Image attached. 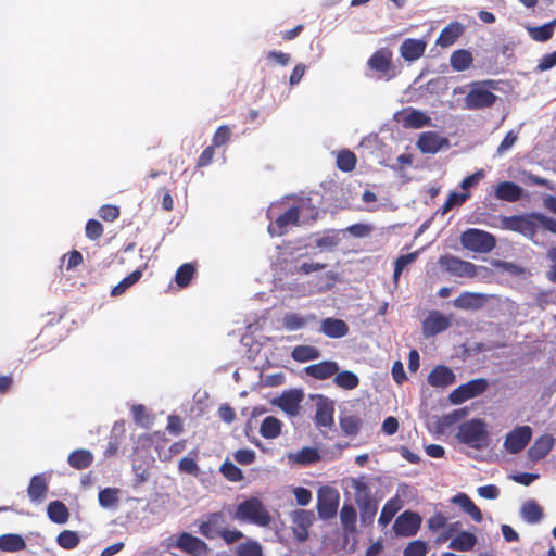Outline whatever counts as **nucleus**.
<instances>
[{
    "mask_svg": "<svg viewBox=\"0 0 556 556\" xmlns=\"http://www.w3.org/2000/svg\"><path fill=\"white\" fill-rule=\"evenodd\" d=\"M497 89L498 81L494 79L472 81L469 85L468 93L464 98L465 108L471 111L492 108L497 100L493 90Z\"/></svg>",
    "mask_w": 556,
    "mask_h": 556,
    "instance_id": "nucleus-1",
    "label": "nucleus"
},
{
    "mask_svg": "<svg viewBox=\"0 0 556 556\" xmlns=\"http://www.w3.org/2000/svg\"><path fill=\"white\" fill-rule=\"evenodd\" d=\"M459 443L475 450H484L490 444V433L484 420L472 418L459 425L456 433Z\"/></svg>",
    "mask_w": 556,
    "mask_h": 556,
    "instance_id": "nucleus-2",
    "label": "nucleus"
},
{
    "mask_svg": "<svg viewBox=\"0 0 556 556\" xmlns=\"http://www.w3.org/2000/svg\"><path fill=\"white\" fill-rule=\"evenodd\" d=\"M233 519L258 527H268L273 520L263 502L253 496L238 504Z\"/></svg>",
    "mask_w": 556,
    "mask_h": 556,
    "instance_id": "nucleus-3",
    "label": "nucleus"
},
{
    "mask_svg": "<svg viewBox=\"0 0 556 556\" xmlns=\"http://www.w3.org/2000/svg\"><path fill=\"white\" fill-rule=\"evenodd\" d=\"M439 265L451 275L459 278H489L491 269L485 266H477L454 255H443L439 258Z\"/></svg>",
    "mask_w": 556,
    "mask_h": 556,
    "instance_id": "nucleus-4",
    "label": "nucleus"
},
{
    "mask_svg": "<svg viewBox=\"0 0 556 556\" xmlns=\"http://www.w3.org/2000/svg\"><path fill=\"white\" fill-rule=\"evenodd\" d=\"M498 227L533 240L538 232V213L500 217Z\"/></svg>",
    "mask_w": 556,
    "mask_h": 556,
    "instance_id": "nucleus-5",
    "label": "nucleus"
},
{
    "mask_svg": "<svg viewBox=\"0 0 556 556\" xmlns=\"http://www.w3.org/2000/svg\"><path fill=\"white\" fill-rule=\"evenodd\" d=\"M460 243L468 251L489 253L496 247V238L488 231L470 228L460 235Z\"/></svg>",
    "mask_w": 556,
    "mask_h": 556,
    "instance_id": "nucleus-6",
    "label": "nucleus"
},
{
    "mask_svg": "<svg viewBox=\"0 0 556 556\" xmlns=\"http://www.w3.org/2000/svg\"><path fill=\"white\" fill-rule=\"evenodd\" d=\"M367 66L378 73V78L391 80L396 76L393 52L389 48H380L367 61Z\"/></svg>",
    "mask_w": 556,
    "mask_h": 556,
    "instance_id": "nucleus-7",
    "label": "nucleus"
},
{
    "mask_svg": "<svg viewBox=\"0 0 556 556\" xmlns=\"http://www.w3.org/2000/svg\"><path fill=\"white\" fill-rule=\"evenodd\" d=\"M489 387L488 380L484 378L472 379L466 383L460 384L454 389L448 400L454 405H459L470 399L477 397L483 394Z\"/></svg>",
    "mask_w": 556,
    "mask_h": 556,
    "instance_id": "nucleus-8",
    "label": "nucleus"
},
{
    "mask_svg": "<svg viewBox=\"0 0 556 556\" xmlns=\"http://www.w3.org/2000/svg\"><path fill=\"white\" fill-rule=\"evenodd\" d=\"M339 492L331 486H323L318 491L317 511L321 519H331L337 515L339 507Z\"/></svg>",
    "mask_w": 556,
    "mask_h": 556,
    "instance_id": "nucleus-9",
    "label": "nucleus"
},
{
    "mask_svg": "<svg viewBox=\"0 0 556 556\" xmlns=\"http://www.w3.org/2000/svg\"><path fill=\"white\" fill-rule=\"evenodd\" d=\"M532 429L530 426H519L507 433L504 447L510 454L521 452L531 441Z\"/></svg>",
    "mask_w": 556,
    "mask_h": 556,
    "instance_id": "nucleus-10",
    "label": "nucleus"
},
{
    "mask_svg": "<svg viewBox=\"0 0 556 556\" xmlns=\"http://www.w3.org/2000/svg\"><path fill=\"white\" fill-rule=\"evenodd\" d=\"M315 425L317 428L331 429L334 426V403L325 396H318L316 403Z\"/></svg>",
    "mask_w": 556,
    "mask_h": 556,
    "instance_id": "nucleus-11",
    "label": "nucleus"
},
{
    "mask_svg": "<svg viewBox=\"0 0 556 556\" xmlns=\"http://www.w3.org/2000/svg\"><path fill=\"white\" fill-rule=\"evenodd\" d=\"M420 525L421 518L417 513L404 511L396 518L393 529L399 535L412 536L417 533Z\"/></svg>",
    "mask_w": 556,
    "mask_h": 556,
    "instance_id": "nucleus-12",
    "label": "nucleus"
},
{
    "mask_svg": "<svg viewBox=\"0 0 556 556\" xmlns=\"http://www.w3.org/2000/svg\"><path fill=\"white\" fill-rule=\"evenodd\" d=\"M300 219V208L298 206H291L283 214H280L274 222L268 226V231L271 236H282L288 231L290 226H298Z\"/></svg>",
    "mask_w": 556,
    "mask_h": 556,
    "instance_id": "nucleus-13",
    "label": "nucleus"
},
{
    "mask_svg": "<svg viewBox=\"0 0 556 556\" xmlns=\"http://www.w3.org/2000/svg\"><path fill=\"white\" fill-rule=\"evenodd\" d=\"M451 326L448 317L439 311H431L422 323L425 337H433L445 331Z\"/></svg>",
    "mask_w": 556,
    "mask_h": 556,
    "instance_id": "nucleus-14",
    "label": "nucleus"
},
{
    "mask_svg": "<svg viewBox=\"0 0 556 556\" xmlns=\"http://www.w3.org/2000/svg\"><path fill=\"white\" fill-rule=\"evenodd\" d=\"M292 530L298 541L304 542L308 538V528L314 521V513L312 510H296L292 516Z\"/></svg>",
    "mask_w": 556,
    "mask_h": 556,
    "instance_id": "nucleus-15",
    "label": "nucleus"
},
{
    "mask_svg": "<svg viewBox=\"0 0 556 556\" xmlns=\"http://www.w3.org/2000/svg\"><path fill=\"white\" fill-rule=\"evenodd\" d=\"M176 546L193 556H207L208 552L205 542L186 532L179 535Z\"/></svg>",
    "mask_w": 556,
    "mask_h": 556,
    "instance_id": "nucleus-16",
    "label": "nucleus"
},
{
    "mask_svg": "<svg viewBox=\"0 0 556 556\" xmlns=\"http://www.w3.org/2000/svg\"><path fill=\"white\" fill-rule=\"evenodd\" d=\"M454 371L445 365H437L428 375L427 381L434 388H446L455 383Z\"/></svg>",
    "mask_w": 556,
    "mask_h": 556,
    "instance_id": "nucleus-17",
    "label": "nucleus"
},
{
    "mask_svg": "<svg viewBox=\"0 0 556 556\" xmlns=\"http://www.w3.org/2000/svg\"><path fill=\"white\" fill-rule=\"evenodd\" d=\"M226 526V518L222 511L212 513L200 526V532L207 539L219 536Z\"/></svg>",
    "mask_w": 556,
    "mask_h": 556,
    "instance_id": "nucleus-18",
    "label": "nucleus"
},
{
    "mask_svg": "<svg viewBox=\"0 0 556 556\" xmlns=\"http://www.w3.org/2000/svg\"><path fill=\"white\" fill-rule=\"evenodd\" d=\"M445 144H448V140L441 137L435 131L422 132L417 141V147L422 153L434 154L441 150Z\"/></svg>",
    "mask_w": 556,
    "mask_h": 556,
    "instance_id": "nucleus-19",
    "label": "nucleus"
},
{
    "mask_svg": "<svg viewBox=\"0 0 556 556\" xmlns=\"http://www.w3.org/2000/svg\"><path fill=\"white\" fill-rule=\"evenodd\" d=\"M426 48L425 40L407 38L400 46V54L405 61L414 62L424 55Z\"/></svg>",
    "mask_w": 556,
    "mask_h": 556,
    "instance_id": "nucleus-20",
    "label": "nucleus"
},
{
    "mask_svg": "<svg viewBox=\"0 0 556 556\" xmlns=\"http://www.w3.org/2000/svg\"><path fill=\"white\" fill-rule=\"evenodd\" d=\"M303 392L301 390H290L283 392L277 400L278 406L289 416H296L300 410V403L303 400Z\"/></svg>",
    "mask_w": 556,
    "mask_h": 556,
    "instance_id": "nucleus-21",
    "label": "nucleus"
},
{
    "mask_svg": "<svg viewBox=\"0 0 556 556\" xmlns=\"http://www.w3.org/2000/svg\"><path fill=\"white\" fill-rule=\"evenodd\" d=\"M555 440L552 434H543L538 438L528 450V456L532 462H539L546 457L553 448Z\"/></svg>",
    "mask_w": 556,
    "mask_h": 556,
    "instance_id": "nucleus-22",
    "label": "nucleus"
},
{
    "mask_svg": "<svg viewBox=\"0 0 556 556\" xmlns=\"http://www.w3.org/2000/svg\"><path fill=\"white\" fill-rule=\"evenodd\" d=\"M320 331L328 338L339 339L349 333V325L342 319L327 317L320 323Z\"/></svg>",
    "mask_w": 556,
    "mask_h": 556,
    "instance_id": "nucleus-23",
    "label": "nucleus"
},
{
    "mask_svg": "<svg viewBox=\"0 0 556 556\" xmlns=\"http://www.w3.org/2000/svg\"><path fill=\"white\" fill-rule=\"evenodd\" d=\"M305 372L317 380H325L339 371V365L333 361H324L305 367Z\"/></svg>",
    "mask_w": 556,
    "mask_h": 556,
    "instance_id": "nucleus-24",
    "label": "nucleus"
},
{
    "mask_svg": "<svg viewBox=\"0 0 556 556\" xmlns=\"http://www.w3.org/2000/svg\"><path fill=\"white\" fill-rule=\"evenodd\" d=\"M522 188L513 181H502L495 187L494 195L497 200L516 202L522 197Z\"/></svg>",
    "mask_w": 556,
    "mask_h": 556,
    "instance_id": "nucleus-25",
    "label": "nucleus"
},
{
    "mask_svg": "<svg viewBox=\"0 0 556 556\" xmlns=\"http://www.w3.org/2000/svg\"><path fill=\"white\" fill-rule=\"evenodd\" d=\"M401 123L406 128H421L424 126H429L431 123V118L424 112L415 110L413 108H407L403 111V117Z\"/></svg>",
    "mask_w": 556,
    "mask_h": 556,
    "instance_id": "nucleus-26",
    "label": "nucleus"
},
{
    "mask_svg": "<svg viewBox=\"0 0 556 556\" xmlns=\"http://www.w3.org/2000/svg\"><path fill=\"white\" fill-rule=\"evenodd\" d=\"M49 485L46 477L43 475H36L31 477L27 493L31 502L41 503L48 493Z\"/></svg>",
    "mask_w": 556,
    "mask_h": 556,
    "instance_id": "nucleus-27",
    "label": "nucleus"
},
{
    "mask_svg": "<svg viewBox=\"0 0 556 556\" xmlns=\"http://www.w3.org/2000/svg\"><path fill=\"white\" fill-rule=\"evenodd\" d=\"M486 301L485 295L472 292H463L453 301V305L459 309H479Z\"/></svg>",
    "mask_w": 556,
    "mask_h": 556,
    "instance_id": "nucleus-28",
    "label": "nucleus"
},
{
    "mask_svg": "<svg viewBox=\"0 0 556 556\" xmlns=\"http://www.w3.org/2000/svg\"><path fill=\"white\" fill-rule=\"evenodd\" d=\"M465 30L464 25L459 22L450 23L445 26L437 39V43L440 47H450L456 42V40L463 35Z\"/></svg>",
    "mask_w": 556,
    "mask_h": 556,
    "instance_id": "nucleus-29",
    "label": "nucleus"
},
{
    "mask_svg": "<svg viewBox=\"0 0 556 556\" xmlns=\"http://www.w3.org/2000/svg\"><path fill=\"white\" fill-rule=\"evenodd\" d=\"M93 459V454L89 450L78 448L68 455L67 463L72 468L83 470L90 467Z\"/></svg>",
    "mask_w": 556,
    "mask_h": 556,
    "instance_id": "nucleus-30",
    "label": "nucleus"
},
{
    "mask_svg": "<svg viewBox=\"0 0 556 556\" xmlns=\"http://www.w3.org/2000/svg\"><path fill=\"white\" fill-rule=\"evenodd\" d=\"M289 459L298 465L307 466L317 463L320 459V454L316 447L305 446L296 453L290 454Z\"/></svg>",
    "mask_w": 556,
    "mask_h": 556,
    "instance_id": "nucleus-31",
    "label": "nucleus"
},
{
    "mask_svg": "<svg viewBox=\"0 0 556 556\" xmlns=\"http://www.w3.org/2000/svg\"><path fill=\"white\" fill-rule=\"evenodd\" d=\"M473 62L471 52L466 49L454 51L450 58V64L454 71L463 72L468 70Z\"/></svg>",
    "mask_w": 556,
    "mask_h": 556,
    "instance_id": "nucleus-32",
    "label": "nucleus"
},
{
    "mask_svg": "<svg viewBox=\"0 0 556 556\" xmlns=\"http://www.w3.org/2000/svg\"><path fill=\"white\" fill-rule=\"evenodd\" d=\"M26 548V542L20 534L8 533L0 535V551L20 552Z\"/></svg>",
    "mask_w": 556,
    "mask_h": 556,
    "instance_id": "nucleus-33",
    "label": "nucleus"
},
{
    "mask_svg": "<svg viewBox=\"0 0 556 556\" xmlns=\"http://www.w3.org/2000/svg\"><path fill=\"white\" fill-rule=\"evenodd\" d=\"M476 544L477 536L473 533L462 531L450 542V548L459 552H467L471 551Z\"/></svg>",
    "mask_w": 556,
    "mask_h": 556,
    "instance_id": "nucleus-34",
    "label": "nucleus"
},
{
    "mask_svg": "<svg viewBox=\"0 0 556 556\" xmlns=\"http://www.w3.org/2000/svg\"><path fill=\"white\" fill-rule=\"evenodd\" d=\"M339 425L345 435L356 437L362 429L363 420L356 415H341Z\"/></svg>",
    "mask_w": 556,
    "mask_h": 556,
    "instance_id": "nucleus-35",
    "label": "nucleus"
},
{
    "mask_svg": "<svg viewBox=\"0 0 556 556\" xmlns=\"http://www.w3.org/2000/svg\"><path fill=\"white\" fill-rule=\"evenodd\" d=\"M47 514L51 521L60 525L65 523L70 518L68 509L61 501L49 503Z\"/></svg>",
    "mask_w": 556,
    "mask_h": 556,
    "instance_id": "nucleus-36",
    "label": "nucleus"
},
{
    "mask_svg": "<svg viewBox=\"0 0 556 556\" xmlns=\"http://www.w3.org/2000/svg\"><path fill=\"white\" fill-rule=\"evenodd\" d=\"M281 427L282 424L278 418L267 416L261 424L260 433L265 439H275L281 433Z\"/></svg>",
    "mask_w": 556,
    "mask_h": 556,
    "instance_id": "nucleus-37",
    "label": "nucleus"
},
{
    "mask_svg": "<svg viewBox=\"0 0 556 556\" xmlns=\"http://www.w3.org/2000/svg\"><path fill=\"white\" fill-rule=\"evenodd\" d=\"M453 502L454 503H457L460 505V507L476 521V522H480L482 521V513L480 510V508L471 501V498L464 494V493H460V494H457L454 498H453Z\"/></svg>",
    "mask_w": 556,
    "mask_h": 556,
    "instance_id": "nucleus-38",
    "label": "nucleus"
},
{
    "mask_svg": "<svg viewBox=\"0 0 556 556\" xmlns=\"http://www.w3.org/2000/svg\"><path fill=\"white\" fill-rule=\"evenodd\" d=\"M340 519L346 533L356 531L357 514L353 505L344 503L340 510Z\"/></svg>",
    "mask_w": 556,
    "mask_h": 556,
    "instance_id": "nucleus-39",
    "label": "nucleus"
},
{
    "mask_svg": "<svg viewBox=\"0 0 556 556\" xmlns=\"http://www.w3.org/2000/svg\"><path fill=\"white\" fill-rule=\"evenodd\" d=\"M521 516L528 523H536L543 518V508L533 500L523 503Z\"/></svg>",
    "mask_w": 556,
    "mask_h": 556,
    "instance_id": "nucleus-40",
    "label": "nucleus"
},
{
    "mask_svg": "<svg viewBox=\"0 0 556 556\" xmlns=\"http://www.w3.org/2000/svg\"><path fill=\"white\" fill-rule=\"evenodd\" d=\"M320 352L312 345H298L291 352V357L295 362L305 363L319 358Z\"/></svg>",
    "mask_w": 556,
    "mask_h": 556,
    "instance_id": "nucleus-41",
    "label": "nucleus"
},
{
    "mask_svg": "<svg viewBox=\"0 0 556 556\" xmlns=\"http://www.w3.org/2000/svg\"><path fill=\"white\" fill-rule=\"evenodd\" d=\"M357 504L361 509L363 523H371L378 510L377 503L370 496H364L363 498H357Z\"/></svg>",
    "mask_w": 556,
    "mask_h": 556,
    "instance_id": "nucleus-42",
    "label": "nucleus"
},
{
    "mask_svg": "<svg viewBox=\"0 0 556 556\" xmlns=\"http://www.w3.org/2000/svg\"><path fill=\"white\" fill-rule=\"evenodd\" d=\"M313 319H315L314 315L305 317L296 313H287L282 318V325L287 330L295 331L304 328L308 320Z\"/></svg>",
    "mask_w": 556,
    "mask_h": 556,
    "instance_id": "nucleus-43",
    "label": "nucleus"
},
{
    "mask_svg": "<svg viewBox=\"0 0 556 556\" xmlns=\"http://www.w3.org/2000/svg\"><path fill=\"white\" fill-rule=\"evenodd\" d=\"M142 277V269H136L124 279H122L114 288L111 290V296H119L124 294L130 287L136 285Z\"/></svg>",
    "mask_w": 556,
    "mask_h": 556,
    "instance_id": "nucleus-44",
    "label": "nucleus"
},
{
    "mask_svg": "<svg viewBox=\"0 0 556 556\" xmlns=\"http://www.w3.org/2000/svg\"><path fill=\"white\" fill-rule=\"evenodd\" d=\"M197 273V268L192 263H185L178 267L175 274V282L180 288H186L190 285Z\"/></svg>",
    "mask_w": 556,
    "mask_h": 556,
    "instance_id": "nucleus-45",
    "label": "nucleus"
},
{
    "mask_svg": "<svg viewBox=\"0 0 556 556\" xmlns=\"http://www.w3.org/2000/svg\"><path fill=\"white\" fill-rule=\"evenodd\" d=\"M334 383L344 390H353L358 386L359 379L354 372L343 370L336 374Z\"/></svg>",
    "mask_w": 556,
    "mask_h": 556,
    "instance_id": "nucleus-46",
    "label": "nucleus"
},
{
    "mask_svg": "<svg viewBox=\"0 0 556 556\" xmlns=\"http://www.w3.org/2000/svg\"><path fill=\"white\" fill-rule=\"evenodd\" d=\"M119 490L116 488H105L99 492V504L104 508H113L118 504Z\"/></svg>",
    "mask_w": 556,
    "mask_h": 556,
    "instance_id": "nucleus-47",
    "label": "nucleus"
},
{
    "mask_svg": "<svg viewBox=\"0 0 556 556\" xmlns=\"http://www.w3.org/2000/svg\"><path fill=\"white\" fill-rule=\"evenodd\" d=\"M56 542L64 549H73L78 546L80 539L77 532L64 530L56 536Z\"/></svg>",
    "mask_w": 556,
    "mask_h": 556,
    "instance_id": "nucleus-48",
    "label": "nucleus"
},
{
    "mask_svg": "<svg viewBox=\"0 0 556 556\" xmlns=\"http://www.w3.org/2000/svg\"><path fill=\"white\" fill-rule=\"evenodd\" d=\"M337 166L342 172H351L356 166V156L350 150H341L337 155Z\"/></svg>",
    "mask_w": 556,
    "mask_h": 556,
    "instance_id": "nucleus-49",
    "label": "nucleus"
},
{
    "mask_svg": "<svg viewBox=\"0 0 556 556\" xmlns=\"http://www.w3.org/2000/svg\"><path fill=\"white\" fill-rule=\"evenodd\" d=\"M527 30H528L530 38L536 42H546L554 35L549 25H546V24H543L541 26H531V27H528Z\"/></svg>",
    "mask_w": 556,
    "mask_h": 556,
    "instance_id": "nucleus-50",
    "label": "nucleus"
},
{
    "mask_svg": "<svg viewBox=\"0 0 556 556\" xmlns=\"http://www.w3.org/2000/svg\"><path fill=\"white\" fill-rule=\"evenodd\" d=\"M222 475L231 482H239L243 479L242 470L230 462H225L220 466Z\"/></svg>",
    "mask_w": 556,
    "mask_h": 556,
    "instance_id": "nucleus-51",
    "label": "nucleus"
},
{
    "mask_svg": "<svg viewBox=\"0 0 556 556\" xmlns=\"http://www.w3.org/2000/svg\"><path fill=\"white\" fill-rule=\"evenodd\" d=\"M238 556H263L262 546L256 541H248L238 545L237 547Z\"/></svg>",
    "mask_w": 556,
    "mask_h": 556,
    "instance_id": "nucleus-52",
    "label": "nucleus"
},
{
    "mask_svg": "<svg viewBox=\"0 0 556 556\" xmlns=\"http://www.w3.org/2000/svg\"><path fill=\"white\" fill-rule=\"evenodd\" d=\"M417 256H418V252H412L408 254L400 255L396 258L395 264H394V273H393L394 280L399 279V277L401 276L404 268L407 265H409L410 263H413L417 258Z\"/></svg>",
    "mask_w": 556,
    "mask_h": 556,
    "instance_id": "nucleus-53",
    "label": "nucleus"
},
{
    "mask_svg": "<svg viewBox=\"0 0 556 556\" xmlns=\"http://www.w3.org/2000/svg\"><path fill=\"white\" fill-rule=\"evenodd\" d=\"M469 193H450L444 204L442 205V213L445 214L450 212L454 206L462 205L469 198Z\"/></svg>",
    "mask_w": 556,
    "mask_h": 556,
    "instance_id": "nucleus-54",
    "label": "nucleus"
},
{
    "mask_svg": "<svg viewBox=\"0 0 556 556\" xmlns=\"http://www.w3.org/2000/svg\"><path fill=\"white\" fill-rule=\"evenodd\" d=\"M231 138V130L229 126L222 125L219 126L212 138V146L215 147H222L226 144Z\"/></svg>",
    "mask_w": 556,
    "mask_h": 556,
    "instance_id": "nucleus-55",
    "label": "nucleus"
},
{
    "mask_svg": "<svg viewBox=\"0 0 556 556\" xmlns=\"http://www.w3.org/2000/svg\"><path fill=\"white\" fill-rule=\"evenodd\" d=\"M178 469L181 472H185V473H188V475H192V476H195V477L200 473V468H199L195 459L193 457H189V456L182 457L179 460Z\"/></svg>",
    "mask_w": 556,
    "mask_h": 556,
    "instance_id": "nucleus-56",
    "label": "nucleus"
},
{
    "mask_svg": "<svg viewBox=\"0 0 556 556\" xmlns=\"http://www.w3.org/2000/svg\"><path fill=\"white\" fill-rule=\"evenodd\" d=\"M428 546L424 541L410 542L404 549V556H426Z\"/></svg>",
    "mask_w": 556,
    "mask_h": 556,
    "instance_id": "nucleus-57",
    "label": "nucleus"
},
{
    "mask_svg": "<svg viewBox=\"0 0 556 556\" xmlns=\"http://www.w3.org/2000/svg\"><path fill=\"white\" fill-rule=\"evenodd\" d=\"M397 511V507L393 504L392 501H388L384 506L382 507V510L380 513L378 522L381 526H387L391 522L393 517L395 516Z\"/></svg>",
    "mask_w": 556,
    "mask_h": 556,
    "instance_id": "nucleus-58",
    "label": "nucleus"
},
{
    "mask_svg": "<svg viewBox=\"0 0 556 556\" xmlns=\"http://www.w3.org/2000/svg\"><path fill=\"white\" fill-rule=\"evenodd\" d=\"M86 237L90 240H97L103 235V226L97 219H89L85 227Z\"/></svg>",
    "mask_w": 556,
    "mask_h": 556,
    "instance_id": "nucleus-59",
    "label": "nucleus"
},
{
    "mask_svg": "<svg viewBox=\"0 0 556 556\" xmlns=\"http://www.w3.org/2000/svg\"><path fill=\"white\" fill-rule=\"evenodd\" d=\"M99 215L106 222H114L119 216V208L115 205L105 204L100 207Z\"/></svg>",
    "mask_w": 556,
    "mask_h": 556,
    "instance_id": "nucleus-60",
    "label": "nucleus"
},
{
    "mask_svg": "<svg viewBox=\"0 0 556 556\" xmlns=\"http://www.w3.org/2000/svg\"><path fill=\"white\" fill-rule=\"evenodd\" d=\"M554 66H556V50L552 53L543 55L536 65L535 71L541 73L551 70Z\"/></svg>",
    "mask_w": 556,
    "mask_h": 556,
    "instance_id": "nucleus-61",
    "label": "nucleus"
},
{
    "mask_svg": "<svg viewBox=\"0 0 556 556\" xmlns=\"http://www.w3.org/2000/svg\"><path fill=\"white\" fill-rule=\"evenodd\" d=\"M446 523L447 518L442 513H435L428 519V527L433 532L441 530Z\"/></svg>",
    "mask_w": 556,
    "mask_h": 556,
    "instance_id": "nucleus-62",
    "label": "nucleus"
},
{
    "mask_svg": "<svg viewBox=\"0 0 556 556\" xmlns=\"http://www.w3.org/2000/svg\"><path fill=\"white\" fill-rule=\"evenodd\" d=\"M235 459L241 465H251L255 460V453L249 448H241L235 453Z\"/></svg>",
    "mask_w": 556,
    "mask_h": 556,
    "instance_id": "nucleus-63",
    "label": "nucleus"
},
{
    "mask_svg": "<svg viewBox=\"0 0 556 556\" xmlns=\"http://www.w3.org/2000/svg\"><path fill=\"white\" fill-rule=\"evenodd\" d=\"M547 258L551 262L549 270L547 271V278L552 282H556V244L548 250Z\"/></svg>",
    "mask_w": 556,
    "mask_h": 556,
    "instance_id": "nucleus-64",
    "label": "nucleus"
}]
</instances>
